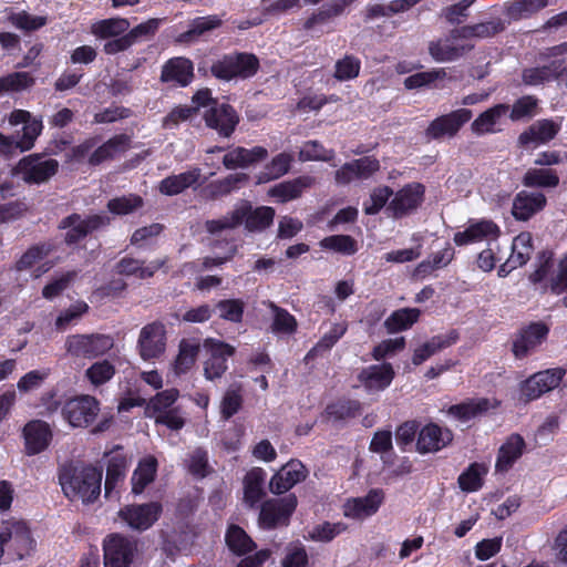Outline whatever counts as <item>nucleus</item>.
Returning a JSON list of instances; mask_svg holds the SVG:
<instances>
[{
	"mask_svg": "<svg viewBox=\"0 0 567 567\" xmlns=\"http://www.w3.org/2000/svg\"><path fill=\"white\" fill-rule=\"evenodd\" d=\"M9 124L18 126L22 124V135L6 136L0 133V148L6 154H12L16 151L25 152L34 146L35 140L41 134L42 121L33 117L30 112L24 110H14L9 116Z\"/></svg>",
	"mask_w": 567,
	"mask_h": 567,
	"instance_id": "nucleus-3",
	"label": "nucleus"
},
{
	"mask_svg": "<svg viewBox=\"0 0 567 567\" xmlns=\"http://www.w3.org/2000/svg\"><path fill=\"white\" fill-rule=\"evenodd\" d=\"M320 246L324 249H330L342 255H353L357 250L355 240L347 235H333L323 238Z\"/></svg>",
	"mask_w": 567,
	"mask_h": 567,
	"instance_id": "nucleus-60",
	"label": "nucleus"
},
{
	"mask_svg": "<svg viewBox=\"0 0 567 567\" xmlns=\"http://www.w3.org/2000/svg\"><path fill=\"white\" fill-rule=\"evenodd\" d=\"M504 30V24L499 19L481 22L474 25H465L458 29V34L464 39H485L493 37Z\"/></svg>",
	"mask_w": 567,
	"mask_h": 567,
	"instance_id": "nucleus-45",
	"label": "nucleus"
},
{
	"mask_svg": "<svg viewBox=\"0 0 567 567\" xmlns=\"http://www.w3.org/2000/svg\"><path fill=\"white\" fill-rule=\"evenodd\" d=\"M219 25L220 20L216 16L197 18L192 22L190 28L186 32L179 34L178 41L184 43L192 42L197 37Z\"/></svg>",
	"mask_w": 567,
	"mask_h": 567,
	"instance_id": "nucleus-53",
	"label": "nucleus"
},
{
	"mask_svg": "<svg viewBox=\"0 0 567 567\" xmlns=\"http://www.w3.org/2000/svg\"><path fill=\"white\" fill-rule=\"evenodd\" d=\"M548 334V328L543 323H532L519 331L513 341L512 351L516 359L526 358Z\"/></svg>",
	"mask_w": 567,
	"mask_h": 567,
	"instance_id": "nucleus-21",
	"label": "nucleus"
},
{
	"mask_svg": "<svg viewBox=\"0 0 567 567\" xmlns=\"http://www.w3.org/2000/svg\"><path fill=\"white\" fill-rule=\"evenodd\" d=\"M487 473V467L483 464L474 463L458 476L460 488L472 493L478 491L483 485V478Z\"/></svg>",
	"mask_w": 567,
	"mask_h": 567,
	"instance_id": "nucleus-48",
	"label": "nucleus"
},
{
	"mask_svg": "<svg viewBox=\"0 0 567 567\" xmlns=\"http://www.w3.org/2000/svg\"><path fill=\"white\" fill-rule=\"evenodd\" d=\"M163 512L162 504L151 502L146 504H133L123 507L118 516L132 529L146 530L154 525Z\"/></svg>",
	"mask_w": 567,
	"mask_h": 567,
	"instance_id": "nucleus-9",
	"label": "nucleus"
},
{
	"mask_svg": "<svg viewBox=\"0 0 567 567\" xmlns=\"http://www.w3.org/2000/svg\"><path fill=\"white\" fill-rule=\"evenodd\" d=\"M178 395L179 393L176 389H168L157 393L148 404V415L154 419L156 414L173 410L172 405L176 402Z\"/></svg>",
	"mask_w": 567,
	"mask_h": 567,
	"instance_id": "nucleus-58",
	"label": "nucleus"
},
{
	"mask_svg": "<svg viewBox=\"0 0 567 567\" xmlns=\"http://www.w3.org/2000/svg\"><path fill=\"white\" fill-rule=\"evenodd\" d=\"M504 250L501 247L498 240H492L487 244V247L483 249L477 257V267L485 271H492L496 264L503 259Z\"/></svg>",
	"mask_w": 567,
	"mask_h": 567,
	"instance_id": "nucleus-55",
	"label": "nucleus"
},
{
	"mask_svg": "<svg viewBox=\"0 0 567 567\" xmlns=\"http://www.w3.org/2000/svg\"><path fill=\"white\" fill-rule=\"evenodd\" d=\"M115 374V367L107 360L96 361L85 371L86 379L95 386L109 382Z\"/></svg>",
	"mask_w": 567,
	"mask_h": 567,
	"instance_id": "nucleus-56",
	"label": "nucleus"
},
{
	"mask_svg": "<svg viewBox=\"0 0 567 567\" xmlns=\"http://www.w3.org/2000/svg\"><path fill=\"white\" fill-rule=\"evenodd\" d=\"M384 499L382 489L372 488L363 496L347 498L342 505V514L349 519L363 522L378 513Z\"/></svg>",
	"mask_w": 567,
	"mask_h": 567,
	"instance_id": "nucleus-6",
	"label": "nucleus"
},
{
	"mask_svg": "<svg viewBox=\"0 0 567 567\" xmlns=\"http://www.w3.org/2000/svg\"><path fill=\"white\" fill-rule=\"evenodd\" d=\"M162 81L187 85L193 78V63L185 58L171 59L162 71Z\"/></svg>",
	"mask_w": 567,
	"mask_h": 567,
	"instance_id": "nucleus-35",
	"label": "nucleus"
},
{
	"mask_svg": "<svg viewBox=\"0 0 567 567\" xmlns=\"http://www.w3.org/2000/svg\"><path fill=\"white\" fill-rule=\"evenodd\" d=\"M534 251L533 236L528 231L518 234L512 241L511 254L499 266L498 276L506 277L511 271L524 266Z\"/></svg>",
	"mask_w": 567,
	"mask_h": 567,
	"instance_id": "nucleus-16",
	"label": "nucleus"
},
{
	"mask_svg": "<svg viewBox=\"0 0 567 567\" xmlns=\"http://www.w3.org/2000/svg\"><path fill=\"white\" fill-rule=\"evenodd\" d=\"M546 55L549 59L546 65L551 71L555 79L567 72V42L548 49Z\"/></svg>",
	"mask_w": 567,
	"mask_h": 567,
	"instance_id": "nucleus-57",
	"label": "nucleus"
},
{
	"mask_svg": "<svg viewBox=\"0 0 567 567\" xmlns=\"http://www.w3.org/2000/svg\"><path fill=\"white\" fill-rule=\"evenodd\" d=\"M507 104H496L481 113L472 123L471 128L477 135L495 133L499 131L501 120L507 114Z\"/></svg>",
	"mask_w": 567,
	"mask_h": 567,
	"instance_id": "nucleus-33",
	"label": "nucleus"
},
{
	"mask_svg": "<svg viewBox=\"0 0 567 567\" xmlns=\"http://www.w3.org/2000/svg\"><path fill=\"white\" fill-rule=\"evenodd\" d=\"M100 411L99 401L91 395H80L70 399L62 409L64 419L74 427L91 424Z\"/></svg>",
	"mask_w": 567,
	"mask_h": 567,
	"instance_id": "nucleus-8",
	"label": "nucleus"
},
{
	"mask_svg": "<svg viewBox=\"0 0 567 567\" xmlns=\"http://www.w3.org/2000/svg\"><path fill=\"white\" fill-rule=\"evenodd\" d=\"M546 205V197L542 193L520 192L513 202L512 214L517 220H528Z\"/></svg>",
	"mask_w": 567,
	"mask_h": 567,
	"instance_id": "nucleus-29",
	"label": "nucleus"
},
{
	"mask_svg": "<svg viewBox=\"0 0 567 567\" xmlns=\"http://www.w3.org/2000/svg\"><path fill=\"white\" fill-rule=\"evenodd\" d=\"M102 470L92 465H76L65 468L60 483L68 498L92 504L101 495Z\"/></svg>",
	"mask_w": 567,
	"mask_h": 567,
	"instance_id": "nucleus-1",
	"label": "nucleus"
},
{
	"mask_svg": "<svg viewBox=\"0 0 567 567\" xmlns=\"http://www.w3.org/2000/svg\"><path fill=\"white\" fill-rule=\"evenodd\" d=\"M453 257L454 251L452 247L446 246L442 250L434 252L427 260L420 262L414 270V276L423 278L434 269L447 266L453 259Z\"/></svg>",
	"mask_w": 567,
	"mask_h": 567,
	"instance_id": "nucleus-46",
	"label": "nucleus"
},
{
	"mask_svg": "<svg viewBox=\"0 0 567 567\" xmlns=\"http://www.w3.org/2000/svg\"><path fill=\"white\" fill-rule=\"evenodd\" d=\"M447 78V71L444 68L433 69L430 71L417 72L404 80V86L408 90H416L425 86L435 85L439 81Z\"/></svg>",
	"mask_w": 567,
	"mask_h": 567,
	"instance_id": "nucleus-44",
	"label": "nucleus"
},
{
	"mask_svg": "<svg viewBox=\"0 0 567 567\" xmlns=\"http://www.w3.org/2000/svg\"><path fill=\"white\" fill-rule=\"evenodd\" d=\"M549 259H546L534 274L536 281L548 279L550 290L554 293H561L567 290V254L559 260L557 267L549 271Z\"/></svg>",
	"mask_w": 567,
	"mask_h": 567,
	"instance_id": "nucleus-30",
	"label": "nucleus"
},
{
	"mask_svg": "<svg viewBox=\"0 0 567 567\" xmlns=\"http://www.w3.org/2000/svg\"><path fill=\"white\" fill-rule=\"evenodd\" d=\"M104 567H130L137 553L135 542L121 536L111 535L104 540Z\"/></svg>",
	"mask_w": 567,
	"mask_h": 567,
	"instance_id": "nucleus-7",
	"label": "nucleus"
},
{
	"mask_svg": "<svg viewBox=\"0 0 567 567\" xmlns=\"http://www.w3.org/2000/svg\"><path fill=\"white\" fill-rule=\"evenodd\" d=\"M501 228L491 219H471L464 230L454 234L453 240L457 246L486 240L487 244L498 239Z\"/></svg>",
	"mask_w": 567,
	"mask_h": 567,
	"instance_id": "nucleus-13",
	"label": "nucleus"
},
{
	"mask_svg": "<svg viewBox=\"0 0 567 567\" xmlns=\"http://www.w3.org/2000/svg\"><path fill=\"white\" fill-rule=\"evenodd\" d=\"M307 471L301 462L290 461L284 465L270 480L269 488L274 494H282L303 481Z\"/></svg>",
	"mask_w": 567,
	"mask_h": 567,
	"instance_id": "nucleus-24",
	"label": "nucleus"
},
{
	"mask_svg": "<svg viewBox=\"0 0 567 567\" xmlns=\"http://www.w3.org/2000/svg\"><path fill=\"white\" fill-rule=\"evenodd\" d=\"M267 156L268 151L262 146L252 148L238 146L224 155L223 164L227 169L245 168L265 159Z\"/></svg>",
	"mask_w": 567,
	"mask_h": 567,
	"instance_id": "nucleus-27",
	"label": "nucleus"
},
{
	"mask_svg": "<svg viewBox=\"0 0 567 567\" xmlns=\"http://www.w3.org/2000/svg\"><path fill=\"white\" fill-rule=\"evenodd\" d=\"M23 437L27 454L35 455L49 446L52 440V431L47 422L33 420L24 425Z\"/></svg>",
	"mask_w": 567,
	"mask_h": 567,
	"instance_id": "nucleus-25",
	"label": "nucleus"
},
{
	"mask_svg": "<svg viewBox=\"0 0 567 567\" xmlns=\"http://www.w3.org/2000/svg\"><path fill=\"white\" fill-rule=\"evenodd\" d=\"M204 120L208 127L216 130L219 135L229 137L238 124V115L235 110L225 103L214 102L204 112Z\"/></svg>",
	"mask_w": 567,
	"mask_h": 567,
	"instance_id": "nucleus-15",
	"label": "nucleus"
},
{
	"mask_svg": "<svg viewBox=\"0 0 567 567\" xmlns=\"http://www.w3.org/2000/svg\"><path fill=\"white\" fill-rule=\"evenodd\" d=\"M394 370L390 363L372 364L361 370L358 380L368 392L385 390L394 378Z\"/></svg>",
	"mask_w": 567,
	"mask_h": 567,
	"instance_id": "nucleus-22",
	"label": "nucleus"
},
{
	"mask_svg": "<svg viewBox=\"0 0 567 567\" xmlns=\"http://www.w3.org/2000/svg\"><path fill=\"white\" fill-rule=\"evenodd\" d=\"M297 506V498L288 495L278 499H268L261 505L259 524L264 528H274L279 525H287L289 517Z\"/></svg>",
	"mask_w": 567,
	"mask_h": 567,
	"instance_id": "nucleus-11",
	"label": "nucleus"
},
{
	"mask_svg": "<svg viewBox=\"0 0 567 567\" xmlns=\"http://www.w3.org/2000/svg\"><path fill=\"white\" fill-rule=\"evenodd\" d=\"M106 223H109V218L105 216L95 215L83 219L79 215H71L61 221V228L69 229L65 240L72 244Z\"/></svg>",
	"mask_w": 567,
	"mask_h": 567,
	"instance_id": "nucleus-26",
	"label": "nucleus"
},
{
	"mask_svg": "<svg viewBox=\"0 0 567 567\" xmlns=\"http://www.w3.org/2000/svg\"><path fill=\"white\" fill-rule=\"evenodd\" d=\"M525 450L524 439L518 434H512L499 446L495 463V471L506 473L515 462L523 455Z\"/></svg>",
	"mask_w": 567,
	"mask_h": 567,
	"instance_id": "nucleus-28",
	"label": "nucleus"
},
{
	"mask_svg": "<svg viewBox=\"0 0 567 567\" xmlns=\"http://www.w3.org/2000/svg\"><path fill=\"white\" fill-rule=\"evenodd\" d=\"M420 310L416 308H403L394 311L386 320L385 327L390 332L406 330L417 321Z\"/></svg>",
	"mask_w": 567,
	"mask_h": 567,
	"instance_id": "nucleus-49",
	"label": "nucleus"
},
{
	"mask_svg": "<svg viewBox=\"0 0 567 567\" xmlns=\"http://www.w3.org/2000/svg\"><path fill=\"white\" fill-rule=\"evenodd\" d=\"M548 6V0H514L505 4V14L511 20L530 18Z\"/></svg>",
	"mask_w": 567,
	"mask_h": 567,
	"instance_id": "nucleus-41",
	"label": "nucleus"
},
{
	"mask_svg": "<svg viewBox=\"0 0 567 567\" xmlns=\"http://www.w3.org/2000/svg\"><path fill=\"white\" fill-rule=\"evenodd\" d=\"M272 312L271 330L276 334H292L297 329V320L286 309L279 308L274 302H267Z\"/></svg>",
	"mask_w": 567,
	"mask_h": 567,
	"instance_id": "nucleus-43",
	"label": "nucleus"
},
{
	"mask_svg": "<svg viewBox=\"0 0 567 567\" xmlns=\"http://www.w3.org/2000/svg\"><path fill=\"white\" fill-rule=\"evenodd\" d=\"M349 6L346 0H330L309 18L305 25L307 29H310L318 23H324L330 19L341 16Z\"/></svg>",
	"mask_w": 567,
	"mask_h": 567,
	"instance_id": "nucleus-50",
	"label": "nucleus"
},
{
	"mask_svg": "<svg viewBox=\"0 0 567 567\" xmlns=\"http://www.w3.org/2000/svg\"><path fill=\"white\" fill-rule=\"evenodd\" d=\"M215 308L221 319L238 323L243 319L245 302L241 299H225L218 301Z\"/></svg>",
	"mask_w": 567,
	"mask_h": 567,
	"instance_id": "nucleus-59",
	"label": "nucleus"
},
{
	"mask_svg": "<svg viewBox=\"0 0 567 567\" xmlns=\"http://www.w3.org/2000/svg\"><path fill=\"white\" fill-rule=\"evenodd\" d=\"M292 162V156L288 153H280L275 156L269 164L265 166V171L259 176L260 182L277 179L288 173Z\"/></svg>",
	"mask_w": 567,
	"mask_h": 567,
	"instance_id": "nucleus-54",
	"label": "nucleus"
},
{
	"mask_svg": "<svg viewBox=\"0 0 567 567\" xmlns=\"http://www.w3.org/2000/svg\"><path fill=\"white\" fill-rule=\"evenodd\" d=\"M157 461L153 456L143 458L132 475V492L136 495L141 494L145 487L151 484L156 475Z\"/></svg>",
	"mask_w": 567,
	"mask_h": 567,
	"instance_id": "nucleus-38",
	"label": "nucleus"
},
{
	"mask_svg": "<svg viewBox=\"0 0 567 567\" xmlns=\"http://www.w3.org/2000/svg\"><path fill=\"white\" fill-rule=\"evenodd\" d=\"M560 130V125L551 120H539L524 131L518 141L522 145L545 144L553 140Z\"/></svg>",
	"mask_w": 567,
	"mask_h": 567,
	"instance_id": "nucleus-31",
	"label": "nucleus"
},
{
	"mask_svg": "<svg viewBox=\"0 0 567 567\" xmlns=\"http://www.w3.org/2000/svg\"><path fill=\"white\" fill-rule=\"evenodd\" d=\"M202 176V171L198 167H192L190 169L171 175L164 178L158 186V189L162 194L173 196L177 195L188 187H192L196 183H198Z\"/></svg>",
	"mask_w": 567,
	"mask_h": 567,
	"instance_id": "nucleus-34",
	"label": "nucleus"
},
{
	"mask_svg": "<svg viewBox=\"0 0 567 567\" xmlns=\"http://www.w3.org/2000/svg\"><path fill=\"white\" fill-rule=\"evenodd\" d=\"M452 440L453 434L449 429L430 423L417 434L416 451L421 454L434 453L447 446Z\"/></svg>",
	"mask_w": 567,
	"mask_h": 567,
	"instance_id": "nucleus-20",
	"label": "nucleus"
},
{
	"mask_svg": "<svg viewBox=\"0 0 567 567\" xmlns=\"http://www.w3.org/2000/svg\"><path fill=\"white\" fill-rule=\"evenodd\" d=\"M143 205V199L137 195H127L122 197H116L109 202L107 208L111 213L116 215H127Z\"/></svg>",
	"mask_w": 567,
	"mask_h": 567,
	"instance_id": "nucleus-63",
	"label": "nucleus"
},
{
	"mask_svg": "<svg viewBox=\"0 0 567 567\" xmlns=\"http://www.w3.org/2000/svg\"><path fill=\"white\" fill-rule=\"evenodd\" d=\"M226 543L229 549L237 555H244L255 548V543L246 532L238 526H230L228 528Z\"/></svg>",
	"mask_w": 567,
	"mask_h": 567,
	"instance_id": "nucleus-52",
	"label": "nucleus"
},
{
	"mask_svg": "<svg viewBox=\"0 0 567 567\" xmlns=\"http://www.w3.org/2000/svg\"><path fill=\"white\" fill-rule=\"evenodd\" d=\"M538 100L532 95L518 99L512 106L509 117L512 121H519L536 115Z\"/></svg>",
	"mask_w": 567,
	"mask_h": 567,
	"instance_id": "nucleus-64",
	"label": "nucleus"
},
{
	"mask_svg": "<svg viewBox=\"0 0 567 567\" xmlns=\"http://www.w3.org/2000/svg\"><path fill=\"white\" fill-rule=\"evenodd\" d=\"M523 183L527 187H556L559 177L550 168H529L524 175Z\"/></svg>",
	"mask_w": 567,
	"mask_h": 567,
	"instance_id": "nucleus-47",
	"label": "nucleus"
},
{
	"mask_svg": "<svg viewBox=\"0 0 567 567\" xmlns=\"http://www.w3.org/2000/svg\"><path fill=\"white\" fill-rule=\"evenodd\" d=\"M127 470V460L120 452L113 453L109 458L105 478V496L112 497L113 493L125 478Z\"/></svg>",
	"mask_w": 567,
	"mask_h": 567,
	"instance_id": "nucleus-36",
	"label": "nucleus"
},
{
	"mask_svg": "<svg viewBox=\"0 0 567 567\" xmlns=\"http://www.w3.org/2000/svg\"><path fill=\"white\" fill-rule=\"evenodd\" d=\"M51 249L52 247L48 244L31 247L17 262L18 270L31 271L32 278L41 277L53 267V262L45 259Z\"/></svg>",
	"mask_w": 567,
	"mask_h": 567,
	"instance_id": "nucleus-23",
	"label": "nucleus"
},
{
	"mask_svg": "<svg viewBox=\"0 0 567 567\" xmlns=\"http://www.w3.org/2000/svg\"><path fill=\"white\" fill-rule=\"evenodd\" d=\"M203 347L208 353L204 362L205 378L209 381L221 378L227 370V358L235 352L234 347L216 339H206Z\"/></svg>",
	"mask_w": 567,
	"mask_h": 567,
	"instance_id": "nucleus-10",
	"label": "nucleus"
},
{
	"mask_svg": "<svg viewBox=\"0 0 567 567\" xmlns=\"http://www.w3.org/2000/svg\"><path fill=\"white\" fill-rule=\"evenodd\" d=\"M347 529L344 523H329L324 522L315 526L309 532V537L316 542H330Z\"/></svg>",
	"mask_w": 567,
	"mask_h": 567,
	"instance_id": "nucleus-61",
	"label": "nucleus"
},
{
	"mask_svg": "<svg viewBox=\"0 0 567 567\" xmlns=\"http://www.w3.org/2000/svg\"><path fill=\"white\" fill-rule=\"evenodd\" d=\"M462 40L465 39L458 34V29L453 30L449 37L430 42L429 53L439 63L456 61L472 49Z\"/></svg>",
	"mask_w": 567,
	"mask_h": 567,
	"instance_id": "nucleus-12",
	"label": "nucleus"
},
{
	"mask_svg": "<svg viewBox=\"0 0 567 567\" xmlns=\"http://www.w3.org/2000/svg\"><path fill=\"white\" fill-rule=\"evenodd\" d=\"M59 163L38 154L24 156L14 168V174L28 184H41L56 174Z\"/></svg>",
	"mask_w": 567,
	"mask_h": 567,
	"instance_id": "nucleus-5",
	"label": "nucleus"
},
{
	"mask_svg": "<svg viewBox=\"0 0 567 567\" xmlns=\"http://www.w3.org/2000/svg\"><path fill=\"white\" fill-rule=\"evenodd\" d=\"M561 369L540 371L527 379L520 386L522 394L527 400H535L546 392L557 388L563 379Z\"/></svg>",
	"mask_w": 567,
	"mask_h": 567,
	"instance_id": "nucleus-17",
	"label": "nucleus"
},
{
	"mask_svg": "<svg viewBox=\"0 0 567 567\" xmlns=\"http://www.w3.org/2000/svg\"><path fill=\"white\" fill-rule=\"evenodd\" d=\"M496 405V400L478 398L452 405L450 406L447 413L461 422H467L471 419L485 413L489 409H494Z\"/></svg>",
	"mask_w": 567,
	"mask_h": 567,
	"instance_id": "nucleus-32",
	"label": "nucleus"
},
{
	"mask_svg": "<svg viewBox=\"0 0 567 567\" xmlns=\"http://www.w3.org/2000/svg\"><path fill=\"white\" fill-rule=\"evenodd\" d=\"M311 185L310 177H299L293 181L284 182L269 189V196L278 202L286 203L298 198L302 190Z\"/></svg>",
	"mask_w": 567,
	"mask_h": 567,
	"instance_id": "nucleus-39",
	"label": "nucleus"
},
{
	"mask_svg": "<svg viewBox=\"0 0 567 567\" xmlns=\"http://www.w3.org/2000/svg\"><path fill=\"white\" fill-rule=\"evenodd\" d=\"M274 216L275 210L271 207L261 206L252 208L250 203L241 202L228 215L208 220L206 229L210 234H217L226 229H233L244 223L249 231H260L272 223Z\"/></svg>",
	"mask_w": 567,
	"mask_h": 567,
	"instance_id": "nucleus-2",
	"label": "nucleus"
},
{
	"mask_svg": "<svg viewBox=\"0 0 567 567\" xmlns=\"http://www.w3.org/2000/svg\"><path fill=\"white\" fill-rule=\"evenodd\" d=\"M266 472L260 467L251 468L244 478V499L249 506H255L264 496Z\"/></svg>",
	"mask_w": 567,
	"mask_h": 567,
	"instance_id": "nucleus-37",
	"label": "nucleus"
},
{
	"mask_svg": "<svg viewBox=\"0 0 567 567\" xmlns=\"http://www.w3.org/2000/svg\"><path fill=\"white\" fill-rule=\"evenodd\" d=\"M130 28V22L123 18H111L105 20H100L94 22L91 25V32L96 38L107 39V38H116L124 32H126Z\"/></svg>",
	"mask_w": 567,
	"mask_h": 567,
	"instance_id": "nucleus-42",
	"label": "nucleus"
},
{
	"mask_svg": "<svg viewBox=\"0 0 567 567\" xmlns=\"http://www.w3.org/2000/svg\"><path fill=\"white\" fill-rule=\"evenodd\" d=\"M165 327L153 322L145 326L138 337V352L143 360L156 359L165 351Z\"/></svg>",
	"mask_w": 567,
	"mask_h": 567,
	"instance_id": "nucleus-14",
	"label": "nucleus"
},
{
	"mask_svg": "<svg viewBox=\"0 0 567 567\" xmlns=\"http://www.w3.org/2000/svg\"><path fill=\"white\" fill-rule=\"evenodd\" d=\"M130 140L124 135L115 136L97 147L89 157L92 165H97L109 158L125 152L128 148Z\"/></svg>",
	"mask_w": 567,
	"mask_h": 567,
	"instance_id": "nucleus-40",
	"label": "nucleus"
},
{
	"mask_svg": "<svg viewBox=\"0 0 567 567\" xmlns=\"http://www.w3.org/2000/svg\"><path fill=\"white\" fill-rule=\"evenodd\" d=\"M472 117V111L467 109H458L449 114L435 118L427 127L426 135L431 138L439 140L445 136H454L461 126L468 122Z\"/></svg>",
	"mask_w": 567,
	"mask_h": 567,
	"instance_id": "nucleus-18",
	"label": "nucleus"
},
{
	"mask_svg": "<svg viewBox=\"0 0 567 567\" xmlns=\"http://www.w3.org/2000/svg\"><path fill=\"white\" fill-rule=\"evenodd\" d=\"M199 347L196 343L182 341L178 355L173 364V371L176 375H181L189 371L194 365Z\"/></svg>",
	"mask_w": 567,
	"mask_h": 567,
	"instance_id": "nucleus-51",
	"label": "nucleus"
},
{
	"mask_svg": "<svg viewBox=\"0 0 567 567\" xmlns=\"http://www.w3.org/2000/svg\"><path fill=\"white\" fill-rule=\"evenodd\" d=\"M424 187L420 183L405 185L394 195L388 209L392 212L395 218L405 216L414 212L423 202Z\"/></svg>",
	"mask_w": 567,
	"mask_h": 567,
	"instance_id": "nucleus-19",
	"label": "nucleus"
},
{
	"mask_svg": "<svg viewBox=\"0 0 567 567\" xmlns=\"http://www.w3.org/2000/svg\"><path fill=\"white\" fill-rule=\"evenodd\" d=\"M113 347V338L102 333H74L64 341L65 354L73 361L93 360L106 354Z\"/></svg>",
	"mask_w": 567,
	"mask_h": 567,
	"instance_id": "nucleus-4",
	"label": "nucleus"
},
{
	"mask_svg": "<svg viewBox=\"0 0 567 567\" xmlns=\"http://www.w3.org/2000/svg\"><path fill=\"white\" fill-rule=\"evenodd\" d=\"M9 22L23 31H34L45 25L47 18L42 16H32L25 11L11 13L8 17Z\"/></svg>",
	"mask_w": 567,
	"mask_h": 567,
	"instance_id": "nucleus-62",
	"label": "nucleus"
}]
</instances>
